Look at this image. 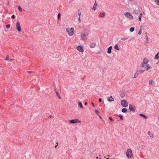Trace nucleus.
Wrapping results in <instances>:
<instances>
[{
    "label": "nucleus",
    "instance_id": "nucleus-32",
    "mask_svg": "<svg viewBox=\"0 0 159 159\" xmlns=\"http://www.w3.org/2000/svg\"><path fill=\"white\" fill-rule=\"evenodd\" d=\"M60 17H61V14H60V13H59L58 14V15H57V18H58V19H59L60 18Z\"/></svg>",
    "mask_w": 159,
    "mask_h": 159
},
{
    "label": "nucleus",
    "instance_id": "nucleus-16",
    "mask_svg": "<svg viewBox=\"0 0 159 159\" xmlns=\"http://www.w3.org/2000/svg\"><path fill=\"white\" fill-rule=\"evenodd\" d=\"M90 48H94L96 46V44L95 43H91L89 45Z\"/></svg>",
    "mask_w": 159,
    "mask_h": 159
},
{
    "label": "nucleus",
    "instance_id": "nucleus-11",
    "mask_svg": "<svg viewBox=\"0 0 159 159\" xmlns=\"http://www.w3.org/2000/svg\"><path fill=\"white\" fill-rule=\"evenodd\" d=\"M129 109L130 111H134L135 110V107L134 106H133L129 104Z\"/></svg>",
    "mask_w": 159,
    "mask_h": 159
},
{
    "label": "nucleus",
    "instance_id": "nucleus-41",
    "mask_svg": "<svg viewBox=\"0 0 159 159\" xmlns=\"http://www.w3.org/2000/svg\"><path fill=\"white\" fill-rule=\"evenodd\" d=\"M27 73L28 74H29L31 73H32V71H27Z\"/></svg>",
    "mask_w": 159,
    "mask_h": 159
},
{
    "label": "nucleus",
    "instance_id": "nucleus-17",
    "mask_svg": "<svg viewBox=\"0 0 159 159\" xmlns=\"http://www.w3.org/2000/svg\"><path fill=\"white\" fill-rule=\"evenodd\" d=\"M55 92L57 97H58L59 99H61V97L59 94V93L58 92L57 90H55Z\"/></svg>",
    "mask_w": 159,
    "mask_h": 159
},
{
    "label": "nucleus",
    "instance_id": "nucleus-20",
    "mask_svg": "<svg viewBox=\"0 0 159 159\" xmlns=\"http://www.w3.org/2000/svg\"><path fill=\"white\" fill-rule=\"evenodd\" d=\"M114 48H115V49L116 50H119L120 49L119 48V47L117 45V44H116L114 47Z\"/></svg>",
    "mask_w": 159,
    "mask_h": 159
},
{
    "label": "nucleus",
    "instance_id": "nucleus-30",
    "mask_svg": "<svg viewBox=\"0 0 159 159\" xmlns=\"http://www.w3.org/2000/svg\"><path fill=\"white\" fill-rule=\"evenodd\" d=\"M140 116H142L144 117L146 119L147 117L144 114H140Z\"/></svg>",
    "mask_w": 159,
    "mask_h": 159
},
{
    "label": "nucleus",
    "instance_id": "nucleus-49",
    "mask_svg": "<svg viewBox=\"0 0 159 159\" xmlns=\"http://www.w3.org/2000/svg\"><path fill=\"white\" fill-rule=\"evenodd\" d=\"M129 0V1H132L133 0Z\"/></svg>",
    "mask_w": 159,
    "mask_h": 159
},
{
    "label": "nucleus",
    "instance_id": "nucleus-38",
    "mask_svg": "<svg viewBox=\"0 0 159 159\" xmlns=\"http://www.w3.org/2000/svg\"><path fill=\"white\" fill-rule=\"evenodd\" d=\"M146 40L147 41H148V36L147 35H146Z\"/></svg>",
    "mask_w": 159,
    "mask_h": 159
},
{
    "label": "nucleus",
    "instance_id": "nucleus-48",
    "mask_svg": "<svg viewBox=\"0 0 159 159\" xmlns=\"http://www.w3.org/2000/svg\"><path fill=\"white\" fill-rule=\"evenodd\" d=\"M9 60H10V61H11V60H13V59H10Z\"/></svg>",
    "mask_w": 159,
    "mask_h": 159
},
{
    "label": "nucleus",
    "instance_id": "nucleus-5",
    "mask_svg": "<svg viewBox=\"0 0 159 159\" xmlns=\"http://www.w3.org/2000/svg\"><path fill=\"white\" fill-rule=\"evenodd\" d=\"M121 104L122 107H126L128 106V103L125 100H122L121 101Z\"/></svg>",
    "mask_w": 159,
    "mask_h": 159
},
{
    "label": "nucleus",
    "instance_id": "nucleus-45",
    "mask_svg": "<svg viewBox=\"0 0 159 159\" xmlns=\"http://www.w3.org/2000/svg\"><path fill=\"white\" fill-rule=\"evenodd\" d=\"M101 101H102V100H101V98H99V102H101Z\"/></svg>",
    "mask_w": 159,
    "mask_h": 159
},
{
    "label": "nucleus",
    "instance_id": "nucleus-21",
    "mask_svg": "<svg viewBox=\"0 0 159 159\" xmlns=\"http://www.w3.org/2000/svg\"><path fill=\"white\" fill-rule=\"evenodd\" d=\"M105 15V13L104 12H101L99 14V16L101 17H103Z\"/></svg>",
    "mask_w": 159,
    "mask_h": 159
},
{
    "label": "nucleus",
    "instance_id": "nucleus-12",
    "mask_svg": "<svg viewBox=\"0 0 159 159\" xmlns=\"http://www.w3.org/2000/svg\"><path fill=\"white\" fill-rule=\"evenodd\" d=\"M112 46H110L107 48V53L108 54H110L111 52V49Z\"/></svg>",
    "mask_w": 159,
    "mask_h": 159
},
{
    "label": "nucleus",
    "instance_id": "nucleus-2",
    "mask_svg": "<svg viewBox=\"0 0 159 159\" xmlns=\"http://www.w3.org/2000/svg\"><path fill=\"white\" fill-rule=\"evenodd\" d=\"M89 31L87 29L84 30L82 33L81 34V36L83 40H85L88 35Z\"/></svg>",
    "mask_w": 159,
    "mask_h": 159
},
{
    "label": "nucleus",
    "instance_id": "nucleus-22",
    "mask_svg": "<svg viewBox=\"0 0 159 159\" xmlns=\"http://www.w3.org/2000/svg\"><path fill=\"white\" fill-rule=\"evenodd\" d=\"M78 105H79L80 106V108H82V109L83 108V106L82 104L81 103V102H79Z\"/></svg>",
    "mask_w": 159,
    "mask_h": 159
},
{
    "label": "nucleus",
    "instance_id": "nucleus-23",
    "mask_svg": "<svg viewBox=\"0 0 159 159\" xmlns=\"http://www.w3.org/2000/svg\"><path fill=\"white\" fill-rule=\"evenodd\" d=\"M139 16L138 18L139 20V21H141V17L142 16V13H140L139 15Z\"/></svg>",
    "mask_w": 159,
    "mask_h": 159
},
{
    "label": "nucleus",
    "instance_id": "nucleus-43",
    "mask_svg": "<svg viewBox=\"0 0 159 159\" xmlns=\"http://www.w3.org/2000/svg\"><path fill=\"white\" fill-rule=\"evenodd\" d=\"M91 104H92V105L93 107H94V103H93L92 102H91Z\"/></svg>",
    "mask_w": 159,
    "mask_h": 159
},
{
    "label": "nucleus",
    "instance_id": "nucleus-36",
    "mask_svg": "<svg viewBox=\"0 0 159 159\" xmlns=\"http://www.w3.org/2000/svg\"><path fill=\"white\" fill-rule=\"evenodd\" d=\"M118 116H119V117H120V119L121 120L123 119V117L121 115H119Z\"/></svg>",
    "mask_w": 159,
    "mask_h": 159
},
{
    "label": "nucleus",
    "instance_id": "nucleus-10",
    "mask_svg": "<svg viewBox=\"0 0 159 159\" xmlns=\"http://www.w3.org/2000/svg\"><path fill=\"white\" fill-rule=\"evenodd\" d=\"M76 49L79 51L81 52H84V48L82 46H78L76 47Z\"/></svg>",
    "mask_w": 159,
    "mask_h": 159
},
{
    "label": "nucleus",
    "instance_id": "nucleus-47",
    "mask_svg": "<svg viewBox=\"0 0 159 159\" xmlns=\"http://www.w3.org/2000/svg\"><path fill=\"white\" fill-rule=\"evenodd\" d=\"M98 116L101 119H102L101 117L99 115H98Z\"/></svg>",
    "mask_w": 159,
    "mask_h": 159
},
{
    "label": "nucleus",
    "instance_id": "nucleus-44",
    "mask_svg": "<svg viewBox=\"0 0 159 159\" xmlns=\"http://www.w3.org/2000/svg\"><path fill=\"white\" fill-rule=\"evenodd\" d=\"M56 143L57 144H58V143L57 142ZM57 145H55L54 147L55 148H56L57 147Z\"/></svg>",
    "mask_w": 159,
    "mask_h": 159
},
{
    "label": "nucleus",
    "instance_id": "nucleus-34",
    "mask_svg": "<svg viewBox=\"0 0 159 159\" xmlns=\"http://www.w3.org/2000/svg\"><path fill=\"white\" fill-rule=\"evenodd\" d=\"M9 56L8 55H7V56L6 58L5 59V60H9Z\"/></svg>",
    "mask_w": 159,
    "mask_h": 159
},
{
    "label": "nucleus",
    "instance_id": "nucleus-14",
    "mask_svg": "<svg viewBox=\"0 0 159 159\" xmlns=\"http://www.w3.org/2000/svg\"><path fill=\"white\" fill-rule=\"evenodd\" d=\"M139 10H134L133 13H134L136 15H138V14L139 15Z\"/></svg>",
    "mask_w": 159,
    "mask_h": 159
},
{
    "label": "nucleus",
    "instance_id": "nucleus-46",
    "mask_svg": "<svg viewBox=\"0 0 159 159\" xmlns=\"http://www.w3.org/2000/svg\"><path fill=\"white\" fill-rule=\"evenodd\" d=\"M84 104H85V105H87V103L86 102H85L84 103Z\"/></svg>",
    "mask_w": 159,
    "mask_h": 159
},
{
    "label": "nucleus",
    "instance_id": "nucleus-26",
    "mask_svg": "<svg viewBox=\"0 0 159 159\" xmlns=\"http://www.w3.org/2000/svg\"><path fill=\"white\" fill-rule=\"evenodd\" d=\"M149 83L150 84H152L154 83V81L152 80L149 81Z\"/></svg>",
    "mask_w": 159,
    "mask_h": 159
},
{
    "label": "nucleus",
    "instance_id": "nucleus-42",
    "mask_svg": "<svg viewBox=\"0 0 159 159\" xmlns=\"http://www.w3.org/2000/svg\"><path fill=\"white\" fill-rule=\"evenodd\" d=\"M80 17H79V18H78V21L80 22L81 21V20H80Z\"/></svg>",
    "mask_w": 159,
    "mask_h": 159
},
{
    "label": "nucleus",
    "instance_id": "nucleus-37",
    "mask_svg": "<svg viewBox=\"0 0 159 159\" xmlns=\"http://www.w3.org/2000/svg\"><path fill=\"white\" fill-rule=\"evenodd\" d=\"M15 16L14 15H13L11 16V18L12 19H14L15 18Z\"/></svg>",
    "mask_w": 159,
    "mask_h": 159
},
{
    "label": "nucleus",
    "instance_id": "nucleus-18",
    "mask_svg": "<svg viewBox=\"0 0 159 159\" xmlns=\"http://www.w3.org/2000/svg\"><path fill=\"white\" fill-rule=\"evenodd\" d=\"M159 58V52H158L157 54L155 56V59L157 60Z\"/></svg>",
    "mask_w": 159,
    "mask_h": 159
},
{
    "label": "nucleus",
    "instance_id": "nucleus-1",
    "mask_svg": "<svg viewBox=\"0 0 159 159\" xmlns=\"http://www.w3.org/2000/svg\"><path fill=\"white\" fill-rule=\"evenodd\" d=\"M148 60L146 58L143 59V62L141 63V66L144 68H146V70H148L151 68L148 63Z\"/></svg>",
    "mask_w": 159,
    "mask_h": 159
},
{
    "label": "nucleus",
    "instance_id": "nucleus-29",
    "mask_svg": "<svg viewBox=\"0 0 159 159\" xmlns=\"http://www.w3.org/2000/svg\"><path fill=\"white\" fill-rule=\"evenodd\" d=\"M18 9L20 12L22 11V9L21 7L20 6H19L18 7Z\"/></svg>",
    "mask_w": 159,
    "mask_h": 159
},
{
    "label": "nucleus",
    "instance_id": "nucleus-4",
    "mask_svg": "<svg viewBox=\"0 0 159 159\" xmlns=\"http://www.w3.org/2000/svg\"><path fill=\"white\" fill-rule=\"evenodd\" d=\"M66 31L68 33L69 35L70 36H72L74 34V30L73 28H71L70 29L69 28L66 29Z\"/></svg>",
    "mask_w": 159,
    "mask_h": 159
},
{
    "label": "nucleus",
    "instance_id": "nucleus-35",
    "mask_svg": "<svg viewBox=\"0 0 159 159\" xmlns=\"http://www.w3.org/2000/svg\"><path fill=\"white\" fill-rule=\"evenodd\" d=\"M10 24H7L6 25V27L7 28H10Z\"/></svg>",
    "mask_w": 159,
    "mask_h": 159
},
{
    "label": "nucleus",
    "instance_id": "nucleus-28",
    "mask_svg": "<svg viewBox=\"0 0 159 159\" xmlns=\"http://www.w3.org/2000/svg\"><path fill=\"white\" fill-rule=\"evenodd\" d=\"M78 14L79 16V17H80V16L81 15V11L79 9L78 10Z\"/></svg>",
    "mask_w": 159,
    "mask_h": 159
},
{
    "label": "nucleus",
    "instance_id": "nucleus-25",
    "mask_svg": "<svg viewBox=\"0 0 159 159\" xmlns=\"http://www.w3.org/2000/svg\"><path fill=\"white\" fill-rule=\"evenodd\" d=\"M127 111V109L126 108H123L122 110V112H124V113L126 112Z\"/></svg>",
    "mask_w": 159,
    "mask_h": 159
},
{
    "label": "nucleus",
    "instance_id": "nucleus-24",
    "mask_svg": "<svg viewBox=\"0 0 159 159\" xmlns=\"http://www.w3.org/2000/svg\"><path fill=\"white\" fill-rule=\"evenodd\" d=\"M134 27H131L130 29H129V31L130 32H133L134 31Z\"/></svg>",
    "mask_w": 159,
    "mask_h": 159
},
{
    "label": "nucleus",
    "instance_id": "nucleus-3",
    "mask_svg": "<svg viewBox=\"0 0 159 159\" xmlns=\"http://www.w3.org/2000/svg\"><path fill=\"white\" fill-rule=\"evenodd\" d=\"M126 155L127 157L129 159L131 157L133 156V154L131 149H127L126 152Z\"/></svg>",
    "mask_w": 159,
    "mask_h": 159
},
{
    "label": "nucleus",
    "instance_id": "nucleus-6",
    "mask_svg": "<svg viewBox=\"0 0 159 159\" xmlns=\"http://www.w3.org/2000/svg\"><path fill=\"white\" fill-rule=\"evenodd\" d=\"M16 29L17 30L20 32L21 31V28L20 25V23L19 22H17L16 24Z\"/></svg>",
    "mask_w": 159,
    "mask_h": 159
},
{
    "label": "nucleus",
    "instance_id": "nucleus-31",
    "mask_svg": "<svg viewBox=\"0 0 159 159\" xmlns=\"http://www.w3.org/2000/svg\"><path fill=\"white\" fill-rule=\"evenodd\" d=\"M128 38H129V37H128L127 38H121V39L122 40L125 41V40H127Z\"/></svg>",
    "mask_w": 159,
    "mask_h": 159
},
{
    "label": "nucleus",
    "instance_id": "nucleus-19",
    "mask_svg": "<svg viewBox=\"0 0 159 159\" xmlns=\"http://www.w3.org/2000/svg\"><path fill=\"white\" fill-rule=\"evenodd\" d=\"M147 133L150 136L151 138H152L153 137V135L151 133L150 131H148Z\"/></svg>",
    "mask_w": 159,
    "mask_h": 159
},
{
    "label": "nucleus",
    "instance_id": "nucleus-39",
    "mask_svg": "<svg viewBox=\"0 0 159 159\" xmlns=\"http://www.w3.org/2000/svg\"><path fill=\"white\" fill-rule=\"evenodd\" d=\"M95 112L97 114H98V110L96 109V110H95Z\"/></svg>",
    "mask_w": 159,
    "mask_h": 159
},
{
    "label": "nucleus",
    "instance_id": "nucleus-13",
    "mask_svg": "<svg viewBox=\"0 0 159 159\" xmlns=\"http://www.w3.org/2000/svg\"><path fill=\"white\" fill-rule=\"evenodd\" d=\"M107 100L109 102H111L114 100V98L112 96H111L110 97H109L107 98Z\"/></svg>",
    "mask_w": 159,
    "mask_h": 159
},
{
    "label": "nucleus",
    "instance_id": "nucleus-33",
    "mask_svg": "<svg viewBox=\"0 0 159 159\" xmlns=\"http://www.w3.org/2000/svg\"><path fill=\"white\" fill-rule=\"evenodd\" d=\"M141 33H142L141 29H140L139 31L138 32V34L139 35H140L141 34Z\"/></svg>",
    "mask_w": 159,
    "mask_h": 159
},
{
    "label": "nucleus",
    "instance_id": "nucleus-9",
    "mask_svg": "<svg viewBox=\"0 0 159 159\" xmlns=\"http://www.w3.org/2000/svg\"><path fill=\"white\" fill-rule=\"evenodd\" d=\"M125 15L127 17L133 19V17L132 15L129 12H125Z\"/></svg>",
    "mask_w": 159,
    "mask_h": 159
},
{
    "label": "nucleus",
    "instance_id": "nucleus-27",
    "mask_svg": "<svg viewBox=\"0 0 159 159\" xmlns=\"http://www.w3.org/2000/svg\"><path fill=\"white\" fill-rule=\"evenodd\" d=\"M155 2L156 4L159 6V0H156L155 1Z\"/></svg>",
    "mask_w": 159,
    "mask_h": 159
},
{
    "label": "nucleus",
    "instance_id": "nucleus-40",
    "mask_svg": "<svg viewBox=\"0 0 159 159\" xmlns=\"http://www.w3.org/2000/svg\"><path fill=\"white\" fill-rule=\"evenodd\" d=\"M109 119L111 120V121H113V118L111 117H109Z\"/></svg>",
    "mask_w": 159,
    "mask_h": 159
},
{
    "label": "nucleus",
    "instance_id": "nucleus-15",
    "mask_svg": "<svg viewBox=\"0 0 159 159\" xmlns=\"http://www.w3.org/2000/svg\"><path fill=\"white\" fill-rule=\"evenodd\" d=\"M97 5H98L96 3V2L95 1V3L94 4L93 6V8H92V9L94 10H96L97 9Z\"/></svg>",
    "mask_w": 159,
    "mask_h": 159
},
{
    "label": "nucleus",
    "instance_id": "nucleus-8",
    "mask_svg": "<svg viewBox=\"0 0 159 159\" xmlns=\"http://www.w3.org/2000/svg\"><path fill=\"white\" fill-rule=\"evenodd\" d=\"M69 122L72 124L80 122V121L77 119H72L69 120Z\"/></svg>",
    "mask_w": 159,
    "mask_h": 159
},
{
    "label": "nucleus",
    "instance_id": "nucleus-7",
    "mask_svg": "<svg viewBox=\"0 0 159 159\" xmlns=\"http://www.w3.org/2000/svg\"><path fill=\"white\" fill-rule=\"evenodd\" d=\"M144 70H138L135 73L134 75V78H135L139 75L141 74L144 72Z\"/></svg>",
    "mask_w": 159,
    "mask_h": 159
}]
</instances>
